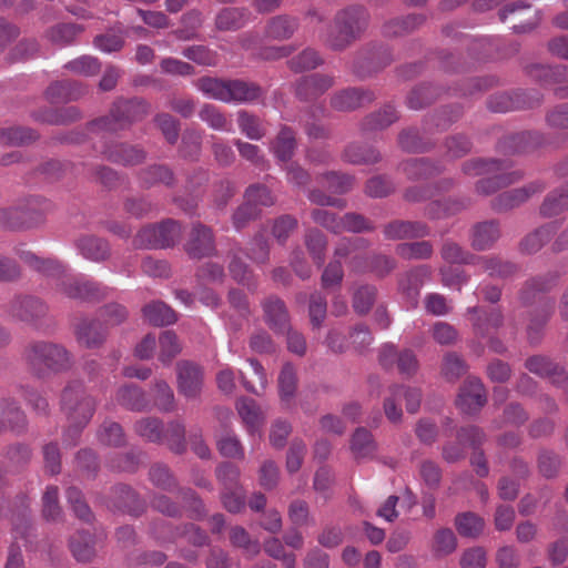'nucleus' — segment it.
Segmentation results:
<instances>
[{"instance_id": "ea45409f", "label": "nucleus", "mask_w": 568, "mask_h": 568, "mask_svg": "<svg viewBox=\"0 0 568 568\" xmlns=\"http://www.w3.org/2000/svg\"><path fill=\"white\" fill-rule=\"evenodd\" d=\"M296 145L294 130L287 125H282L271 143V151L278 161L287 163L293 158Z\"/></svg>"}, {"instance_id": "864d4df0", "label": "nucleus", "mask_w": 568, "mask_h": 568, "mask_svg": "<svg viewBox=\"0 0 568 568\" xmlns=\"http://www.w3.org/2000/svg\"><path fill=\"white\" fill-rule=\"evenodd\" d=\"M556 230L557 226L555 223H546L536 229L521 241V251L528 254L538 252L552 239Z\"/></svg>"}, {"instance_id": "f03ea898", "label": "nucleus", "mask_w": 568, "mask_h": 568, "mask_svg": "<svg viewBox=\"0 0 568 568\" xmlns=\"http://www.w3.org/2000/svg\"><path fill=\"white\" fill-rule=\"evenodd\" d=\"M29 371L38 378L65 373L73 366L72 354L62 345L49 341H34L23 351Z\"/></svg>"}, {"instance_id": "72a5a7b5", "label": "nucleus", "mask_w": 568, "mask_h": 568, "mask_svg": "<svg viewBox=\"0 0 568 568\" xmlns=\"http://www.w3.org/2000/svg\"><path fill=\"white\" fill-rule=\"evenodd\" d=\"M490 277L509 278L518 272V266L494 255H477L475 264Z\"/></svg>"}, {"instance_id": "4468645a", "label": "nucleus", "mask_w": 568, "mask_h": 568, "mask_svg": "<svg viewBox=\"0 0 568 568\" xmlns=\"http://www.w3.org/2000/svg\"><path fill=\"white\" fill-rule=\"evenodd\" d=\"M10 313L19 321L39 326L48 314V306L38 297L19 296L12 301Z\"/></svg>"}, {"instance_id": "5fc2aeb1", "label": "nucleus", "mask_w": 568, "mask_h": 568, "mask_svg": "<svg viewBox=\"0 0 568 568\" xmlns=\"http://www.w3.org/2000/svg\"><path fill=\"white\" fill-rule=\"evenodd\" d=\"M229 79L202 77L194 83L206 98L226 103Z\"/></svg>"}, {"instance_id": "6ab92c4d", "label": "nucleus", "mask_w": 568, "mask_h": 568, "mask_svg": "<svg viewBox=\"0 0 568 568\" xmlns=\"http://www.w3.org/2000/svg\"><path fill=\"white\" fill-rule=\"evenodd\" d=\"M500 236V223L497 220L477 222L469 230L470 246L477 252L493 248Z\"/></svg>"}, {"instance_id": "aec40b11", "label": "nucleus", "mask_w": 568, "mask_h": 568, "mask_svg": "<svg viewBox=\"0 0 568 568\" xmlns=\"http://www.w3.org/2000/svg\"><path fill=\"white\" fill-rule=\"evenodd\" d=\"M265 90L256 82L244 79H229L227 104H251L264 98Z\"/></svg>"}, {"instance_id": "423d86ee", "label": "nucleus", "mask_w": 568, "mask_h": 568, "mask_svg": "<svg viewBox=\"0 0 568 568\" xmlns=\"http://www.w3.org/2000/svg\"><path fill=\"white\" fill-rule=\"evenodd\" d=\"M57 290L69 298L83 302H99L112 292V288L102 283L78 276L61 278L57 284Z\"/></svg>"}, {"instance_id": "393cba45", "label": "nucleus", "mask_w": 568, "mask_h": 568, "mask_svg": "<svg viewBox=\"0 0 568 568\" xmlns=\"http://www.w3.org/2000/svg\"><path fill=\"white\" fill-rule=\"evenodd\" d=\"M470 316L474 333L479 337H486L490 329H497L504 324V314L499 308L487 311L479 306L467 308Z\"/></svg>"}, {"instance_id": "ddd939ff", "label": "nucleus", "mask_w": 568, "mask_h": 568, "mask_svg": "<svg viewBox=\"0 0 568 568\" xmlns=\"http://www.w3.org/2000/svg\"><path fill=\"white\" fill-rule=\"evenodd\" d=\"M151 534L160 542L173 541L176 536H183L187 542L197 547L206 545L209 540L205 531L193 524L184 525L180 531V529H171L163 520H159L152 524Z\"/></svg>"}, {"instance_id": "bf43d9fd", "label": "nucleus", "mask_w": 568, "mask_h": 568, "mask_svg": "<svg viewBox=\"0 0 568 568\" xmlns=\"http://www.w3.org/2000/svg\"><path fill=\"white\" fill-rule=\"evenodd\" d=\"M398 145L408 153H423L429 151L434 143L424 139L417 129H406L398 134Z\"/></svg>"}, {"instance_id": "e2e57ef3", "label": "nucleus", "mask_w": 568, "mask_h": 568, "mask_svg": "<svg viewBox=\"0 0 568 568\" xmlns=\"http://www.w3.org/2000/svg\"><path fill=\"white\" fill-rule=\"evenodd\" d=\"M38 133L30 128L10 126L0 129V143L9 146H21L36 141Z\"/></svg>"}, {"instance_id": "9d476101", "label": "nucleus", "mask_w": 568, "mask_h": 568, "mask_svg": "<svg viewBox=\"0 0 568 568\" xmlns=\"http://www.w3.org/2000/svg\"><path fill=\"white\" fill-rule=\"evenodd\" d=\"M541 97L538 93L526 91L499 92L489 97L487 106L493 112L505 113L518 109L534 108L539 105Z\"/></svg>"}, {"instance_id": "f8f14e48", "label": "nucleus", "mask_w": 568, "mask_h": 568, "mask_svg": "<svg viewBox=\"0 0 568 568\" xmlns=\"http://www.w3.org/2000/svg\"><path fill=\"white\" fill-rule=\"evenodd\" d=\"M487 402V394L483 382L475 376H469L463 383L456 400L457 407L465 414L478 413Z\"/></svg>"}, {"instance_id": "6e6d98bb", "label": "nucleus", "mask_w": 568, "mask_h": 568, "mask_svg": "<svg viewBox=\"0 0 568 568\" xmlns=\"http://www.w3.org/2000/svg\"><path fill=\"white\" fill-rule=\"evenodd\" d=\"M20 206L23 207L22 216L23 221L26 222V229L41 223L44 219V215L51 209L50 202L40 197L28 199L23 203H20Z\"/></svg>"}, {"instance_id": "a211bd4d", "label": "nucleus", "mask_w": 568, "mask_h": 568, "mask_svg": "<svg viewBox=\"0 0 568 568\" xmlns=\"http://www.w3.org/2000/svg\"><path fill=\"white\" fill-rule=\"evenodd\" d=\"M106 506L135 517L142 515L145 510V503L130 486L124 484H119L112 488L111 498Z\"/></svg>"}, {"instance_id": "603ef678", "label": "nucleus", "mask_w": 568, "mask_h": 568, "mask_svg": "<svg viewBox=\"0 0 568 568\" xmlns=\"http://www.w3.org/2000/svg\"><path fill=\"white\" fill-rule=\"evenodd\" d=\"M134 433L141 438L154 443H164L163 422L158 417H142L133 425Z\"/></svg>"}, {"instance_id": "3c124183", "label": "nucleus", "mask_w": 568, "mask_h": 568, "mask_svg": "<svg viewBox=\"0 0 568 568\" xmlns=\"http://www.w3.org/2000/svg\"><path fill=\"white\" fill-rule=\"evenodd\" d=\"M98 442L108 447H122L126 444L123 427L111 419H105L97 430Z\"/></svg>"}, {"instance_id": "09e8293b", "label": "nucleus", "mask_w": 568, "mask_h": 568, "mask_svg": "<svg viewBox=\"0 0 568 568\" xmlns=\"http://www.w3.org/2000/svg\"><path fill=\"white\" fill-rule=\"evenodd\" d=\"M510 163L508 161H501L496 159H471L466 161L463 166V173L468 176H478L489 173H497L503 170H508Z\"/></svg>"}, {"instance_id": "8fccbe9b", "label": "nucleus", "mask_w": 568, "mask_h": 568, "mask_svg": "<svg viewBox=\"0 0 568 568\" xmlns=\"http://www.w3.org/2000/svg\"><path fill=\"white\" fill-rule=\"evenodd\" d=\"M144 318L153 326L171 325L176 321L174 311L163 302L155 301L142 308Z\"/></svg>"}, {"instance_id": "49530a36", "label": "nucleus", "mask_w": 568, "mask_h": 568, "mask_svg": "<svg viewBox=\"0 0 568 568\" xmlns=\"http://www.w3.org/2000/svg\"><path fill=\"white\" fill-rule=\"evenodd\" d=\"M351 450L357 460L373 458L377 450V444L371 432L358 427L352 436Z\"/></svg>"}, {"instance_id": "79ce46f5", "label": "nucleus", "mask_w": 568, "mask_h": 568, "mask_svg": "<svg viewBox=\"0 0 568 568\" xmlns=\"http://www.w3.org/2000/svg\"><path fill=\"white\" fill-rule=\"evenodd\" d=\"M398 120V114L395 108L386 104L378 111L366 115L361 122V130L363 132L381 131Z\"/></svg>"}, {"instance_id": "c756f323", "label": "nucleus", "mask_w": 568, "mask_h": 568, "mask_svg": "<svg viewBox=\"0 0 568 568\" xmlns=\"http://www.w3.org/2000/svg\"><path fill=\"white\" fill-rule=\"evenodd\" d=\"M400 170L412 181L426 180L438 175L443 165L427 158L409 159L399 165Z\"/></svg>"}, {"instance_id": "b1692460", "label": "nucleus", "mask_w": 568, "mask_h": 568, "mask_svg": "<svg viewBox=\"0 0 568 568\" xmlns=\"http://www.w3.org/2000/svg\"><path fill=\"white\" fill-rule=\"evenodd\" d=\"M335 83L333 75L314 73L298 79L295 94L302 101H311L324 94Z\"/></svg>"}, {"instance_id": "f3484780", "label": "nucleus", "mask_w": 568, "mask_h": 568, "mask_svg": "<svg viewBox=\"0 0 568 568\" xmlns=\"http://www.w3.org/2000/svg\"><path fill=\"white\" fill-rule=\"evenodd\" d=\"M383 234L388 241L413 240L428 236L430 229L422 221L393 220L383 225Z\"/></svg>"}, {"instance_id": "39448f33", "label": "nucleus", "mask_w": 568, "mask_h": 568, "mask_svg": "<svg viewBox=\"0 0 568 568\" xmlns=\"http://www.w3.org/2000/svg\"><path fill=\"white\" fill-rule=\"evenodd\" d=\"M181 225L171 219L158 224L143 226L133 239V246L138 250H158L175 245L181 239Z\"/></svg>"}, {"instance_id": "a19ab883", "label": "nucleus", "mask_w": 568, "mask_h": 568, "mask_svg": "<svg viewBox=\"0 0 568 568\" xmlns=\"http://www.w3.org/2000/svg\"><path fill=\"white\" fill-rule=\"evenodd\" d=\"M430 268L427 265H418L406 272L399 280V290L412 300H416L420 287L430 276Z\"/></svg>"}, {"instance_id": "a878e982", "label": "nucleus", "mask_w": 568, "mask_h": 568, "mask_svg": "<svg viewBox=\"0 0 568 568\" xmlns=\"http://www.w3.org/2000/svg\"><path fill=\"white\" fill-rule=\"evenodd\" d=\"M74 245L81 256L91 262L101 263L111 256L109 242L93 234L79 236Z\"/></svg>"}, {"instance_id": "bb28decb", "label": "nucleus", "mask_w": 568, "mask_h": 568, "mask_svg": "<svg viewBox=\"0 0 568 568\" xmlns=\"http://www.w3.org/2000/svg\"><path fill=\"white\" fill-rule=\"evenodd\" d=\"M16 255L33 271L45 276H60L65 272L64 265L54 257H41L22 246L14 248Z\"/></svg>"}, {"instance_id": "5701e85b", "label": "nucleus", "mask_w": 568, "mask_h": 568, "mask_svg": "<svg viewBox=\"0 0 568 568\" xmlns=\"http://www.w3.org/2000/svg\"><path fill=\"white\" fill-rule=\"evenodd\" d=\"M375 100V94L363 88H347L334 93L331 106L341 112L353 111Z\"/></svg>"}, {"instance_id": "a18cd8bd", "label": "nucleus", "mask_w": 568, "mask_h": 568, "mask_svg": "<svg viewBox=\"0 0 568 568\" xmlns=\"http://www.w3.org/2000/svg\"><path fill=\"white\" fill-rule=\"evenodd\" d=\"M439 253L443 261L447 264L474 265L477 257L476 254L450 239L442 243Z\"/></svg>"}, {"instance_id": "e433bc0d", "label": "nucleus", "mask_w": 568, "mask_h": 568, "mask_svg": "<svg viewBox=\"0 0 568 568\" xmlns=\"http://www.w3.org/2000/svg\"><path fill=\"white\" fill-rule=\"evenodd\" d=\"M85 93V88L78 81H57L45 90L47 98L52 103H62L78 100Z\"/></svg>"}, {"instance_id": "20e7f679", "label": "nucleus", "mask_w": 568, "mask_h": 568, "mask_svg": "<svg viewBox=\"0 0 568 568\" xmlns=\"http://www.w3.org/2000/svg\"><path fill=\"white\" fill-rule=\"evenodd\" d=\"M150 111V104L139 98L115 101L108 115L89 123L91 132L118 133L126 130L136 121L144 119Z\"/></svg>"}, {"instance_id": "4be33fe9", "label": "nucleus", "mask_w": 568, "mask_h": 568, "mask_svg": "<svg viewBox=\"0 0 568 568\" xmlns=\"http://www.w3.org/2000/svg\"><path fill=\"white\" fill-rule=\"evenodd\" d=\"M115 402L121 407L135 413L148 412L152 408L145 390L133 383L124 384L116 389Z\"/></svg>"}, {"instance_id": "338daca9", "label": "nucleus", "mask_w": 568, "mask_h": 568, "mask_svg": "<svg viewBox=\"0 0 568 568\" xmlns=\"http://www.w3.org/2000/svg\"><path fill=\"white\" fill-rule=\"evenodd\" d=\"M278 394L283 402L294 398L297 388L296 368L292 363H285L277 378Z\"/></svg>"}, {"instance_id": "c9c22d12", "label": "nucleus", "mask_w": 568, "mask_h": 568, "mask_svg": "<svg viewBox=\"0 0 568 568\" xmlns=\"http://www.w3.org/2000/svg\"><path fill=\"white\" fill-rule=\"evenodd\" d=\"M526 368L541 377H548L554 384L561 385L567 381L566 372L544 356H531L525 363Z\"/></svg>"}, {"instance_id": "0e129e2a", "label": "nucleus", "mask_w": 568, "mask_h": 568, "mask_svg": "<svg viewBox=\"0 0 568 568\" xmlns=\"http://www.w3.org/2000/svg\"><path fill=\"white\" fill-rule=\"evenodd\" d=\"M82 31L83 28L77 23H58L48 29L45 36L50 42L64 47L73 43Z\"/></svg>"}, {"instance_id": "de8ad7c7", "label": "nucleus", "mask_w": 568, "mask_h": 568, "mask_svg": "<svg viewBox=\"0 0 568 568\" xmlns=\"http://www.w3.org/2000/svg\"><path fill=\"white\" fill-rule=\"evenodd\" d=\"M69 548L77 561L88 562L95 556L94 541L90 532L80 530L69 540Z\"/></svg>"}, {"instance_id": "37998d69", "label": "nucleus", "mask_w": 568, "mask_h": 568, "mask_svg": "<svg viewBox=\"0 0 568 568\" xmlns=\"http://www.w3.org/2000/svg\"><path fill=\"white\" fill-rule=\"evenodd\" d=\"M442 94V90L430 83H420L412 89L406 98V104L412 110H422L434 103Z\"/></svg>"}, {"instance_id": "6e6552de", "label": "nucleus", "mask_w": 568, "mask_h": 568, "mask_svg": "<svg viewBox=\"0 0 568 568\" xmlns=\"http://www.w3.org/2000/svg\"><path fill=\"white\" fill-rule=\"evenodd\" d=\"M176 388L180 395L187 400L200 398L204 386V369L191 361L176 363Z\"/></svg>"}, {"instance_id": "13d9d810", "label": "nucleus", "mask_w": 568, "mask_h": 568, "mask_svg": "<svg viewBox=\"0 0 568 568\" xmlns=\"http://www.w3.org/2000/svg\"><path fill=\"white\" fill-rule=\"evenodd\" d=\"M305 246L317 266H322L325 261L327 247V237L318 229L312 227L305 232Z\"/></svg>"}, {"instance_id": "412c9836", "label": "nucleus", "mask_w": 568, "mask_h": 568, "mask_svg": "<svg viewBox=\"0 0 568 568\" xmlns=\"http://www.w3.org/2000/svg\"><path fill=\"white\" fill-rule=\"evenodd\" d=\"M262 308L267 326L276 334H284L291 325V316L284 301L271 295L262 302Z\"/></svg>"}, {"instance_id": "4c0bfd02", "label": "nucleus", "mask_w": 568, "mask_h": 568, "mask_svg": "<svg viewBox=\"0 0 568 568\" xmlns=\"http://www.w3.org/2000/svg\"><path fill=\"white\" fill-rule=\"evenodd\" d=\"M425 22L423 14H408L386 21L382 27V33L386 38H398L409 34Z\"/></svg>"}, {"instance_id": "2eb2a0df", "label": "nucleus", "mask_w": 568, "mask_h": 568, "mask_svg": "<svg viewBox=\"0 0 568 568\" xmlns=\"http://www.w3.org/2000/svg\"><path fill=\"white\" fill-rule=\"evenodd\" d=\"M0 424L1 435L6 432L21 435L27 430V416L13 397H0Z\"/></svg>"}, {"instance_id": "58836bf2", "label": "nucleus", "mask_w": 568, "mask_h": 568, "mask_svg": "<svg viewBox=\"0 0 568 568\" xmlns=\"http://www.w3.org/2000/svg\"><path fill=\"white\" fill-rule=\"evenodd\" d=\"M139 181L143 189H150L156 184L172 187L175 184L173 171L163 164H153L139 172Z\"/></svg>"}, {"instance_id": "dca6fc26", "label": "nucleus", "mask_w": 568, "mask_h": 568, "mask_svg": "<svg viewBox=\"0 0 568 568\" xmlns=\"http://www.w3.org/2000/svg\"><path fill=\"white\" fill-rule=\"evenodd\" d=\"M101 153L108 161L124 166L139 165L146 159V152L142 148L122 142L104 144Z\"/></svg>"}, {"instance_id": "7c9ffc66", "label": "nucleus", "mask_w": 568, "mask_h": 568, "mask_svg": "<svg viewBox=\"0 0 568 568\" xmlns=\"http://www.w3.org/2000/svg\"><path fill=\"white\" fill-rule=\"evenodd\" d=\"M250 19L251 12L247 8H223L215 17V28L219 31H236L245 27Z\"/></svg>"}, {"instance_id": "7ed1b4c3", "label": "nucleus", "mask_w": 568, "mask_h": 568, "mask_svg": "<svg viewBox=\"0 0 568 568\" xmlns=\"http://www.w3.org/2000/svg\"><path fill=\"white\" fill-rule=\"evenodd\" d=\"M369 23V13L362 6H351L336 12L325 43L335 51H342L359 39Z\"/></svg>"}, {"instance_id": "f704fd0d", "label": "nucleus", "mask_w": 568, "mask_h": 568, "mask_svg": "<svg viewBox=\"0 0 568 568\" xmlns=\"http://www.w3.org/2000/svg\"><path fill=\"white\" fill-rule=\"evenodd\" d=\"M470 201L467 199H444L429 202L424 210V214L430 220H442L458 214L468 207Z\"/></svg>"}, {"instance_id": "c03bdc74", "label": "nucleus", "mask_w": 568, "mask_h": 568, "mask_svg": "<svg viewBox=\"0 0 568 568\" xmlns=\"http://www.w3.org/2000/svg\"><path fill=\"white\" fill-rule=\"evenodd\" d=\"M298 28V19L287 14H280L268 20L266 36L274 40L290 39Z\"/></svg>"}, {"instance_id": "052dcab7", "label": "nucleus", "mask_w": 568, "mask_h": 568, "mask_svg": "<svg viewBox=\"0 0 568 568\" xmlns=\"http://www.w3.org/2000/svg\"><path fill=\"white\" fill-rule=\"evenodd\" d=\"M199 118L211 129L231 133L233 132L232 121L215 105L204 104L199 111Z\"/></svg>"}, {"instance_id": "473e14b6", "label": "nucleus", "mask_w": 568, "mask_h": 568, "mask_svg": "<svg viewBox=\"0 0 568 568\" xmlns=\"http://www.w3.org/2000/svg\"><path fill=\"white\" fill-rule=\"evenodd\" d=\"M507 170L497 173H489L488 178L481 179L476 183V192L481 195H490L499 189L514 184L520 181L524 176L521 171L506 172Z\"/></svg>"}, {"instance_id": "774afa93", "label": "nucleus", "mask_w": 568, "mask_h": 568, "mask_svg": "<svg viewBox=\"0 0 568 568\" xmlns=\"http://www.w3.org/2000/svg\"><path fill=\"white\" fill-rule=\"evenodd\" d=\"M343 158L352 164H373L381 160V153L374 148L352 143L345 148Z\"/></svg>"}, {"instance_id": "1a4fd4ad", "label": "nucleus", "mask_w": 568, "mask_h": 568, "mask_svg": "<svg viewBox=\"0 0 568 568\" xmlns=\"http://www.w3.org/2000/svg\"><path fill=\"white\" fill-rule=\"evenodd\" d=\"M184 251L189 257L196 260L216 256L217 247L213 230L201 222H194L184 243Z\"/></svg>"}, {"instance_id": "cd10ccee", "label": "nucleus", "mask_w": 568, "mask_h": 568, "mask_svg": "<svg viewBox=\"0 0 568 568\" xmlns=\"http://www.w3.org/2000/svg\"><path fill=\"white\" fill-rule=\"evenodd\" d=\"M568 272V261L564 264L561 271H551L544 276H537L527 281L519 293V298L524 305L532 303L536 294L549 291L556 285L561 275Z\"/></svg>"}, {"instance_id": "680f3d73", "label": "nucleus", "mask_w": 568, "mask_h": 568, "mask_svg": "<svg viewBox=\"0 0 568 568\" xmlns=\"http://www.w3.org/2000/svg\"><path fill=\"white\" fill-rule=\"evenodd\" d=\"M163 435L164 442L172 453L182 455L186 452L185 425L181 420L169 422Z\"/></svg>"}, {"instance_id": "c85d7f7f", "label": "nucleus", "mask_w": 568, "mask_h": 568, "mask_svg": "<svg viewBox=\"0 0 568 568\" xmlns=\"http://www.w3.org/2000/svg\"><path fill=\"white\" fill-rule=\"evenodd\" d=\"M108 331L99 320H82L75 327V337L79 344L87 348H98L106 339Z\"/></svg>"}, {"instance_id": "2f4dec72", "label": "nucleus", "mask_w": 568, "mask_h": 568, "mask_svg": "<svg viewBox=\"0 0 568 568\" xmlns=\"http://www.w3.org/2000/svg\"><path fill=\"white\" fill-rule=\"evenodd\" d=\"M568 211V182L550 191L539 206L544 219L556 217Z\"/></svg>"}, {"instance_id": "69168bd1", "label": "nucleus", "mask_w": 568, "mask_h": 568, "mask_svg": "<svg viewBox=\"0 0 568 568\" xmlns=\"http://www.w3.org/2000/svg\"><path fill=\"white\" fill-rule=\"evenodd\" d=\"M396 254L407 261L429 260L434 254V246L429 241L406 242L396 246Z\"/></svg>"}, {"instance_id": "0eeeda50", "label": "nucleus", "mask_w": 568, "mask_h": 568, "mask_svg": "<svg viewBox=\"0 0 568 568\" xmlns=\"http://www.w3.org/2000/svg\"><path fill=\"white\" fill-rule=\"evenodd\" d=\"M393 60L388 47L374 44L358 52L353 61L352 70L359 79H365L389 65Z\"/></svg>"}, {"instance_id": "9b49d317", "label": "nucleus", "mask_w": 568, "mask_h": 568, "mask_svg": "<svg viewBox=\"0 0 568 568\" xmlns=\"http://www.w3.org/2000/svg\"><path fill=\"white\" fill-rule=\"evenodd\" d=\"M546 186L544 181L536 180L521 187L505 191L491 201V207L497 212L513 210L526 203L532 195L544 192Z\"/></svg>"}, {"instance_id": "4d7b16f0", "label": "nucleus", "mask_w": 568, "mask_h": 568, "mask_svg": "<svg viewBox=\"0 0 568 568\" xmlns=\"http://www.w3.org/2000/svg\"><path fill=\"white\" fill-rule=\"evenodd\" d=\"M33 116L36 120L48 124L64 125L80 120L81 112L77 106H67L58 110H44Z\"/></svg>"}, {"instance_id": "f257e3e1", "label": "nucleus", "mask_w": 568, "mask_h": 568, "mask_svg": "<svg viewBox=\"0 0 568 568\" xmlns=\"http://www.w3.org/2000/svg\"><path fill=\"white\" fill-rule=\"evenodd\" d=\"M60 407L68 422L64 442L74 445L95 413L97 399L87 392L83 383L71 381L61 392Z\"/></svg>"}]
</instances>
